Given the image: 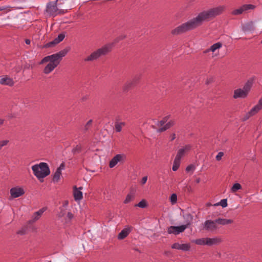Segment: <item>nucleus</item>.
<instances>
[{"label":"nucleus","instance_id":"obj_1","mask_svg":"<svg viewBox=\"0 0 262 262\" xmlns=\"http://www.w3.org/2000/svg\"><path fill=\"white\" fill-rule=\"evenodd\" d=\"M225 9V7L224 6H219L207 10L203 11L199 13L196 17L172 30L171 33L173 35H177L194 30L202 26L204 22L209 21L216 16L222 14Z\"/></svg>","mask_w":262,"mask_h":262},{"label":"nucleus","instance_id":"obj_2","mask_svg":"<svg viewBox=\"0 0 262 262\" xmlns=\"http://www.w3.org/2000/svg\"><path fill=\"white\" fill-rule=\"evenodd\" d=\"M68 49H63L58 53L48 55L40 61L39 64H42L45 62H50L44 68L43 73L48 74L53 71L60 63L62 58L64 57L69 52Z\"/></svg>","mask_w":262,"mask_h":262},{"label":"nucleus","instance_id":"obj_3","mask_svg":"<svg viewBox=\"0 0 262 262\" xmlns=\"http://www.w3.org/2000/svg\"><path fill=\"white\" fill-rule=\"evenodd\" d=\"M112 44H107L101 48L93 52L90 55L84 59L85 62H92L96 60L100 57L105 56L110 53L112 49Z\"/></svg>","mask_w":262,"mask_h":262},{"label":"nucleus","instance_id":"obj_4","mask_svg":"<svg viewBox=\"0 0 262 262\" xmlns=\"http://www.w3.org/2000/svg\"><path fill=\"white\" fill-rule=\"evenodd\" d=\"M34 174L39 180L43 182V179L50 173V168L47 163L45 162L35 164L32 167Z\"/></svg>","mask_w":262,"mask_h":262},{"label":"nucleus","instance_id":"obj_5","mask_svg":"<svg viewBox=\"0 0 262 262\" xmlns=\"http://www.w3.org/2000/svg\"><path fill=\"white\" fill-rule=\"evenodd\" d=\"M58 0L55 1H52L48 2L46 5V9L44 11V13L47 16L55 17L57 15V5H62L64 2L58 3Z\"/></svg>","mask_w":262,"mask_h":262},{"label":"nucleus","instance_id":"obj_6","mask_svg":"<svg viewBox=\"0 0 262 262\" xmlns=\"http://www.w3.org/2000/svg\"><path fill=\"white\" fill-rule=\"evenodd\" d=\"M191 242L198 245L212 246L220 243L221 240L217 238L205 237L194 239Z\"/></svg>","mask_w":262,"mask_h":262},{"label":"nucleus","instance_id":"obj_7","mask_svg":"<svg viewBox=\"0 0 262 262\" xmlns=\"http://www.w3.org/2000/svg\"><path fill=\"white\" fill-rule=\"evenodd\" d=\"M217 224L215 220H207L203 224V229L208 231H213L218 228Z\"/></svg>","mask_w":262,"mask_h":262},{"label":"nucleus","instance_id":"obj_8","mask_svg":"<svg viewBox=\"0 0 262 262\" xmlns=\"http://www.w3.org/2000/svg\"><path fill=\"white\" fill-rule=\"evenodd\" d=\"M186 229V226L181 225L180 226H171L168 228L167 232L169 234L178 235L185 231Z\"/></svg>","mask_w":262,"mask_h":262},{"label":"nucleus","instance_id":"obj_9","mask_svg":"<svg viewBox=\"0 0 262 262\" xmlns=\"http://www.w3.org/2000/svg\"><path fill=\"white\" fill-rule=\"evenodd\" d=\"M191 147L192 146L191 145L187 144L179 149L174 159L181 161V158L184 156L185 153L188 152L191 149Z\"/></svg>","mask_w":262,"mask_h":262},{"label":"nucleus","instance_id":"obj_10","mask_svg":"<svg viewBox=\"0 0 262 262\" xmlns=\"http://www.w3.org/2000/svg\"><path fill=\"white\" fill-rule=\"evenodd\" d=\"M126 158L124 155L117 154L114 156L110 161L109 166L110 168H113L117 165L118 162L124 161Z\"/></svg>","mask_w":262,"mask_h":262},{"label":"nucleus","instance_id":"obj_11","mask_svg":"<svg viewBox=\"0 0 262 262\" xmlns=\"http://www.w3.org/2000/svg\"><path fill=\"white\" fill-rule=\"evenodd\" d=\"M10 193L13 198H18L25 193L23 188L19 187L12 188L10 190Z\"/></svg>","mask_w":262,"mask_h":262},{"label":"nucleus","instance_id":"obj_12","mask_svg":"<svg viewBox=\"0 0 262 262\" xmlns=\"http://www.w3.org/2000/svg\"><path fill=\"white\" fill-rule=\"evenodd\" d=\"M255 29L253 21H251L247 23H246L242 25V30L243 32H252Z\"/></svg>","mask_w":262,"mask_h":262},{"label":"nucleus","instance_id":"obj_13","mask_svg":"<svg viewBox=\"0 0 262 262\" xmlns=\"http://www.w3.org/2000/svg\"><path fill=\"white\" fill-rule=\"evenodd\" d=\"M0 84L11 86L14 84V81L8 76H0Z\"/></svg>","mask_w":262,"mask_h":262},{"label":"nucleus","instance_id":"obj_14","mask_svg":"<svg viewBox=\"0 0 262 262\" xmlns=\"http://www.w3.org/2000/svg\"><path fill=\"white\" fill-rule=\"evenodd\" d=\"M65 37L64 33H61L58 34V36L56 37L52 41H51L46 45L47 47H50L53 45H56L62 41Z\"/></svg>","mask_w":262,"mask_h":262},{"label":"nucleus","instance_id":"obj_15","mask_svg":"<svg viewBox=\"0 0 262 262\" xmlns=\"http://www.w3.org/2000/svg\"><path fill=\"white\" fill-rule=\"evenodd\" d=\"M132 227H127L126 228H124L118 235V238L119 239H123L125 238L127 235L129 234V233L132 231Z\"/></svg>","mask_w":262,"mask_h":262},{"label":"nucleus","instance_id":"obj_16","mask_svg":"<svg viewBox=\"0 0 262 262\" xmlns=\"http://www.w3.org/2000/svg\"><path fill=\"white\" fill-rule=\"evenodd\" d=\"M247 95L248 94L243 89H238L234 91L233 98L235 99L238 98H244L247 97Z\"/></svg>","mask_w":262,"mask_h":262},{"label":"nucleus","instance_id":"obj_17","mask_svg":"<svg viewBox=\"0 0 262 262\" xmlns=\"http://www.w3.org/2000/svg\"><path fill=\"white\" fill-rule=\"evenodd\" d=\"M82 189V187H80L79 188H77L76 186H74L73 194L75 201H80L82 199V193L81 191Z\"/></svg>","mask_w":262,"mask_h":262},{"label":"nucleus","instance_id":"obj_18","mask_svg":"<svg viewBox=\"0 0 262 262\" xmlns=\"http://www.w3.org/2000/svg\"><path fill=\"white\" fill-rule=\"evenodd\" d=\"M183 217L185 220V224L183 225L186 226V228H187L191 225L193 220V216L190 213H187L183 215Z\"/></svg>","mask_w":262,"mask_h":262},{"label":"nucleus","instance_id":"obj_19","mask_svg":"<svg viewBox=\"0 0 262 262\" xmlns=\"http://www.w3.org/2000/svg\"><path fill=\"white\" fill-rule=\"evenodd\" d=\"M215 222H216L217 224L225 226L232 224L234 222V221L231 219L217 218L215 220Z\"/></svg>","mask_w":262,"mask_h":262},{"label":"nucleus","instance_id":"obj_20","mask_svg":"<svg viewBox=\"0 0 262 262\" xmlns=\"http://www.w3.org/2000/svg\"><path fill=\"white\" fill-rule=\"evenodd\" d=\"M135 195L134 191H130L126 196L125 199L123 201L124 204H128L135 199Z\"/></svg>","mask_w":262,"mask_h":262},{"label":"nucleus","instance_id":"obj_21","mask_svg":"<svg viewBox=\"0 0 262 262\" xmlns=\"http://www.w3.org/2000/svg\"><path fill=\"white\" fill-rule=\"evenodd\" d=\"M257 113L254 111V110L252 108L250 111H249L248 113H247L244 117L242 118V121H245L247 120H248L249 118L255 115Z\"/></svg>","mask_w":262,"mask_h":262},{"label":"nucleus","instance_id":"obj_22","mask_svg":"<svg viewBox=\"0 0 262 262\" xmlns=\"http://www.w3.org/2000/svg\"><path fill=\"white\" fill-rule=\"evenodd\" d=\"M93 124V120H89L84 125L83 127L82 128V131L83 133H87L92 127Z\"/></svg>","mask_w":262,"mask_h":262},{"label":"nucleus","instance_id":"obj_23","mask_svg":"<svg viewBox=\"0 0 262 262\" xmlns=\"http://www.w3.org/2000/svg\"><path fill=\"white\" fill-rule=\"evenodd\" d=\"M244 13L248 12L249 10H254L256 6L252 4H244L242 6Z\"/></svg>","mask_w":262,"mask_h":262},{"label":"nucleus","instance_id":"obj_24","mask_svg":"<svg viewBox=\"0 0 262 262\" xmlns=\"http://www.w3.org/2000/svg\"><path fill=\"white\" fill-rule=\"evenodd\" d=\"M125 125L124 122H116L115 123V129L116 132L119 133L121 131L122 127Z\"/></svg>","mask_w":262,"mask_h":262},{"label":"nucleus","instance_id":"obj_25","mask_svg":"<svg viewBox=\"0 0 262 262\" xmlns=\"http://www.w3.org/2000/svg\"><path fill=\"white\" fill-rule=\"evenodd\" d=\"M46 210V208H42L41 209H39L38 211L35 212L33 214V220L36 221L39 219L40 216L42 215L43 212Z\"/></svg>","mask_w":262,"mask_h":262},{"label":"nucleus","instance_id":"obj_26","mask_svg":"<svg viewBox=\"0 0 262 262\" xmlns=\"http://www.w3.org/2000/svg\"><path fill=\"white\" fill-rule=\"evenodd\" d=\"M252 83H253V81L252 80H249L247 81V82L245 84L244 87H243V90L246 92L247 94H248V92H249V91L250 90V89L252 87Z\"/></svg>","mask_w":262,"mask_h":262},{"label":"nucleus","instance_id":"obj_27","mask_svg":"<svg viewBox=\"0 0 262 262\" xmlns=\"http://www.w3.org/2000/svg\"><path fill=\"white\" fill-rule=\"evenodd\" d=\"M82 150V146L81 144H77L75 147H74L72 150V152L74 155H77L81 152Z\"/></svg>","mask_w":262,"mask_h":262},{"label":"nucleus","instance_id":"obj_28","mask_svg":"<svg viewBox=\"0 0 262 262\" xmlns=\"http://www.w3.org/2000/svg\"><path fill=\"white\" fill-rule=\"evenodd\" d=\"M61 175V172L57 170L54 173L53 177V181L54 182H57L60 179V176Z\"/></svg>","mask_w":262,"mask_h":262},{"label":"nucleus","instance_id":"obj_29","mask_svg":"<svg viewBox=\"0 0 262 262\" xmlns=\"http://www.w3.org/2000/svg\"><path fill=\"white\" fill-rule=\"evenodd\" d=\"M222 46V43L221 42H218L215 43H214L210 47V50L211 52H214L216 50L221 48Z\"/></svg>","mask_w":262,"mask_h":262},{"label":"nucleus","instance_id":"obj_30","mask_svg":"<svg viewBox=\"0 0 262 262\" xmlns=\"http://www.w3.org/2000/svg\"><path fill=\"white\" fill-rule=\"evenodd\" d=\"M252 108L257 113L262 109V98L259 100L258 103Z\"/></svg>","mask_w":262,"mask_h":262},{"label":"nucleus","instance_id":"obj_31","mask_svg":"<svg viewBox=\"0 0 262 262\" xmlns=\"http://www.w3.org/2000/svg\"><path fill=\"white\" fill-rule=\"evenodd\" d=\"M181 161L176 159L174 160L172 169L173 171H177L180 167Z\"/></svg>","mask_w":262,"mask_h":262},{"label":"nucleus","instance_id":"obj_32","mask_svg":"<svg viewBox=\"0 0 262 262\" xmlns=\"http://www.w3.org/2000/svg\"><path fill=\"white\" fill-rule=\"evenodd\" d=\"M242 189V186L239 183H235L231 188V191L232 192H235L237 190Z\"/></svg>","mask_w":262,"mask_h":262},{"label":"nucleus","instance_id":"obj_33","mask_svg":"<svg viewBox=\"0 0 262 262\" xmlns=\"http://www.w3.org/2000/svg\"><path fill=\"white\" fill-rule=\"evenodd\" d=\"M244 13L242 7H240L239 8L234 10L232 11L231 14L233 15H238L242 14Z\"/></svg>","mask_w":262,"mask_h":262},{"label":"nucleus","instance_id":"obj_34","mask_svg":"<svg viewBox=\"0 0 262 262\" xmlns=\"http://www.w3.org/2000/svg\"><path fill=\"white\" fill-rule=\"evenodd\" d=\"M190 249V245L189 244H183L181 245L180 250L184 251H188Z\"/></svg>","mask_w":262,"mask_h":262},{"label":"nucleus","instance_id":"obj_35","mask_svg":"<svg viewBox=\"0 0 262 262\" xmlns=\"http://www.w3.org/2000/svg\"><path fill=\"white\" fill-rule=\"evenodd\" d=\"M140 76L139 75L136 76L133 79L132 82L128 83L127 85L129 86H131L135 84H136L139 80Z\"/></svg>","mask_w":262,"mask_h":262},{"label":"nucleus","instance_id":"obj_36","mask_svg":"<svg viewBox=\"0 0 262 262\" xmlns=\"http://www.w3.org/2000/svg\"><path fill=\"white\" fill-rule=\"evenodd\" d=\"M135 206L140 207L141 208H144L147 206V204L146 201L145 200H142Z\"/></svg>","mask_w":262,"mask_h":262},{"label":"nucleus","instance_id":"obj_37","mask_svg":"<svg viewBox=\"0 0 262 262\" xmlns=\"http://www.w3.org/2000/svg\"><path fill=\"white\" fill-rule=\"evenodd\" d=\"M126 37V36L124 34H122V35L118 36L114 39L113 43H118L120 40H122L124 39V38H125Z\"/></svg>","mask_w":262,"mask_h":262},{"label":"nucleus","instance_id":"obj_38","mask_svg":"<svg viewBox=\"0 0 262 262\" xmlns=\"http://www.w3.org/2000/svg\"><path fill=\"white\" fill-rule=\"evenodd\" d=\"M60 212L58 213L57 216L59 218H61L66 214V209L63 207H60Z\"/></svg>","mask_w":262,"mask_h":262},{"label":"nucleus","instance_id":"obj_39","mask_svg":"<svg viewBox=\"0 0 262 262\" xmlns=\"http://www.w3.org/2000/svg\"><path fill=\"white\" fill-rule=\"evenodd\" d=\"M170 202L172 204H174L177 203V195L175 193H173L171 195L170 198Z\"/></svg>","mask_w":262,"mask_h":262},{"label":"nucleus","instance_id":"obj_40","mask_svg":"<svg viewBox=\"0 0 262 262\" xmlns=\"http://www.w3.org/2000/svg\"><path fill=\"white\" fill-rule=\"evenodd\" d=\"M221 205L222 207L224 208L227 206V200L226 199L222 200L217 205Z\"/></svg>","mask_w":262,"mask_h":262},{"label":"nucleus","instance_id":"obj_41","mask_svg":"<svg viewBox=\"0 0 262 262\" xmlns=\"http://www.w3.org/2000/svg\"><path fill=\"white\" fill-rule=\"evenodd\" d=\"M175 124V122L173 120H170L168 123H167L164 126L166 127V129H169L171 126L174 125Z\"/></svg>","mask_w":262,"mask_h":262},{"label":"nucleus","instance_id":"obj_42","mask_svg":"<svg viewBox=\"0 0 262 262\" xmlns=\"http://www.w3.org/2000/svg\"><path fill=\"white\" fill-rule=\"evenodd\" d=\"M9 140H4L2 141H0V150L2 149V148L5 146H6L8 143H9Z\"/></svg>","mask_w":262,"mask_h":262},{"label":"nucleus","instance_id":"obj_43","mask_svg":"<svg viewBox=\"0 0 262 262\" xmlns=\"http://www.w3.org/2000/svg\"><path fill=\"white\" fill-rule=\"evenodd\" d=\"M181 245L178 243H175L171 246V248L180 250L181 249Z\"/></svg>","mask_w":262,"mask_h":262},{"label":"nucleus","instance_id":"obj_44","mask_svg":"<svg viewBox=\"0 0 262 262\" xmlns=\"http://www.w3.org/2000/svg\"><path fill=\"white\" fill-rule=\"evenodd\" d=\"M168 117H164L162 120L158 122V125L160 126H163L167 121Z\"/></svg>","mask_w":262,"mask_h":262},{"label":"nucleus","instance_id":"obj_45","mask_svg":"<svg viewBox=\"0 0 262 262\" xmlns=\"http://www.w3.org/2000/svg\"><path fill=\"white\" fill-rule=\"evenodd\" d=\"M224 156V152L222 151H220L216 155L215 159L217 161H220L221 160L222 157Z\"/></svg>","mask_w":262,"mask_h":262},{"label":"nucleus","instance_id":"obj_46","mask_svg":"<svg viewBox=\"0 0 262 262\" xmlns=\"http://www.w3.org/2000/svg\"><path fill=\"white\" fill-rule=\"evenodd\" d=\"M194 166L193 165H188L186 168V171L187 172H189L190 171V170H194Z\"/></svg>","mask_w":262,"mask_h":262},{"label":"nucleus","instance_id":"obj_47","mask_svg":"<svg viewBox=\"0 0 262 262\" xmlns=\"http://www.w3.org/2000/svg\"><path fill=\"white\" fill-rule=\"evenodd\" d=\"M65 168V164L62 162L60 164V166L57 168V170L61 172L62 170H63Z\"/></svg>","mask_w":262,"mask_h":262},{"label":"nucleus","instance_id":"obj_48","mask_svg":"<svg viewBox=\"0 0 262 262\" xmlns=\"http://www.w3.org/2000/svg\"><path fill=\"white\" fill-rule=\"evenodd\" d=\"M57 11L58 12H57V15H58L64 14L67 12V10H62V9H59L57 8Z\"/></svg>","mask_w":262,"mask_h":262},{"label":"nucleus","instance_id":"obj_49","mask_svg":"<svg viewBox=\"0 0 262 262\" xmlns=\"http://www.w3.org/2000/svg\"><path fill=\"white\" fill-rule=\"evenodd\" d=\"M185 191H187L189 193L192 192L191 187L190 186H186Z\"/></svg>","mask_w":262,"mask_h":262},{"label":"nucleus","instance_id":"obj_50","mask_svg":"<svg viewBox=\"0 0 262 262\" xmlns=\"http://www.w3.org/2000/svg\"><path fill=\"white\" fill-rule=\"evenodd\" d=\"M166 127H165V126L159 128L158 130H157V132H159V133H161V132H163L164 131H165L166 130Z\"/></svg>","mask_w":262,"mask_h":262},{"label":"nucleus","instance_id":"obj_51","mask_svg":"<svg viewBox=\"0 0 262 262\" xmlns=\"http://www.w3.org/2000/svg\"><path fill=\"white\" fill-rule=\"evenodd\" d=\"M213 81V78L212 77H210L206 80V84H208L211 83Z\"/></svg>","mask_w":262,"mask_h":262},{"label":"nucleus","instance_id":"obj_52","mask_svg":"<svg viewBox=\"0 0 262 262\" xmlns=\"http://www.w3.org/2000/svg\"><path fill=\"white\" fill-rule=\"evenodd\" d=\"M73 214L71 212H69L68 213L67 217L70 220H72L73 218Z\"/></svg>","mask_w":262,"mask_h":262},{"label":"nucleus","instance_id":"obj_53","mask_svg":"<svg viewBox=\"0 0 262 262\" xmlns=\"http://www.w3.org/2000/svg\"><path fill=\"white\" fill-rule=\"evenodd\" d=\"M26 233V230L24 229L20 230L18 231L17 233L20 235H24Z\"/></svg>","mask_w":262,"mask_h":262},{"label":"nucleus","instance_id":"obj_54","mask_svg":"<svg viewBox=\"0 0 262 262\" xmlns=\"http://www.w3.org/2000/svg\"><path fill=\"white\" fill-rule=\"evenodd\" d=\"M147 180V177H144L142 179V181H141L142 184H144L146 182Z\"/></svg>","mask_w":262,"mask_h":262},{"label":"nucleus","instance_id":"obj_55","mask_svg":"<svg viewBox=\"0 0 262 262\" xmlns=\"http://www.w3.org/2000/svg\"><path fill=\"white\" fill-rule=\"evenodd\" d=\"M9 7H9V6H2V7H0V11H3V10H7Z\"/></svg>","mask_w":262,"mask_h":262},{"label":"nucleus","instance_id":"obj_56","mask_svg":"<svg viewBox=\"0 0 262 262\" xmlns=\"http://www.w3.org/2000/svg\"><path fill=\"white\" fill-rule=\"evenodd\" d=\"M170 141H173L176 139V134L175 133H173L171 135L170 137Z\"/></svg>","mask_w":262,"mask_h":262},{"label":"nucleus","instance_id":"obj_57","mask_svg":"<svg viewBox=\"0 0 262 262\" xmlns=\"http://www.w3.org/2000/svg\"><path fill=\"white\" fill-rule=\"evenodd\" d=\"M25 43L27 44V45H30V43H31V41L30 39H26L25 40Z\"/></svg>","mask_w":262,"mask_h":262},{"label":"nucleus","instance_id":"obj_58","mask_svg":"<svg viewBox=\"0 0 262 262\" xmlns=\"http://www.w3.org/2000/svg\"><path fill=\"white\" fill-rule=\"evenodd\" d=\"M4 122H5V120L3 119L0 118V125H3Z\"/></svg>","mask_w":262,"mask_h":262},{"label":"nucleus","instance_id":"obj_59","mask_svg":"<svg viewBox=\"0 0 262 262\" xmlns=\"http://www.w3.org/2000/svg\"><path fill=\"white\" fill-rule=\"evenodd\" d=\"M210 51H211L210 50V48H209L208 49H206V50H204L203 51V53L204 54H206V53H208L209 52H210Z\"/></svg>","mask_w":262,"mask_h":262},{"label":"nucleus","instance_id":"obj_60","mask_svg":"<svg viewBox=\"0 0 262 262\" xmlns=\"http://www.w3.org/2000/svg\"><path fill=\"white\" fill-rule=\"evenodd\" d=\"M13 117V116L12 114H9L8 115L6 116V118H12Z\"/></svg>","mask_w":262,"mask_h":262},{"label":"nucleus","instance_id":"obj_61","mask_svg":"<svg viewBox=\"0 0 262 262\" xmlns=\"http://www.w3.org/2000/svg\"><path fill=\"white\" fill-rule=\"evenodd\" d=\"M68 201H66L64 202V203L63 204V206L62 207L63 208V207H66V206L68 205Z\"/></svg>","mask_w":262,"mask_h":262},{"label":"nucleus","instance_id":"obj_62","mask_svg":"<svg viewBox=\"0 0 262 262\" xmlns=\"http://www.w3.org/2000/svg\"><path fill=\"white\" fill-rule=\"evenodd\" d=\"M200 179L199 178H198V179H197L196 180V182L197 183H200Z\"/></svg>","mask_w":262,"mask_h":262},{"label":"nucleus","instance_id":"obj_63","mask_svg":"<svg viewBox=\"0 0 262 262\" xmlns=\"http://www.w3.org/2000/svg\"><path fill=\"white\" fill-rule=\"evenodd\" d=\"M261 43H262V40H261Z\"/></svg>","mask_w":262,"mask_h":262}]
</instances>
